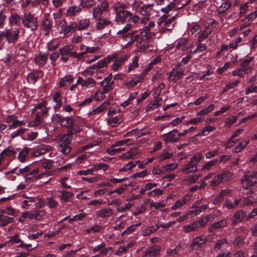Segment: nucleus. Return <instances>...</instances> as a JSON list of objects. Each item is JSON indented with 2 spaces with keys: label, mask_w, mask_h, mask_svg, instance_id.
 Listing matches in <instances>:
<instances>
[{
  "label": "nucleus",
  "mask_w": 257,
  "mask_h": 257,
  "mask_svg": "<svg viewBox=\"0 0 257 257\" xmlns=\"http://www.w3.org/2000/svg\"><path fill=\"white\" fill-rule=\"evenodd\" d=\"M125 9L126 6L120 2L116 3L113 7L116 14L115 20L118 24L126 22L131 16V12L125 10Z\"/></svg>",
  "instance_id": "1"
},
{
  "label": "nucleus",
  "mask_w": 257,
  "mask_h": 257,
  "mask_svg": "<svg viewBox=\"0 0 257 257\" xmlns=\"http://www.w3.org/2000/svg\"><path fill=\"white\" fill-rule=\"evenodd\" d=\"M21 20L23 26L31 31H35L38 28L37 18L30 12L24 13Z\"/></svg>",
  "instance_id": "2"
},
{
  "label": "nucleus",
  "mask_w": 257,
  "mask_h": 257,
  "mask_svg": "<svg viewBox=\"0 0 257 257\" xmlns=\"http://www.w3.org/2000/svg\"><path fill=\"white\" fill-rule=\"evenodd\" d=\"M108 12V4L106 0H100V3L92 11L93 17L95 19L101 18Z\"/></svg>",
  "instance_id": "3"
},
{
  "label": "nucleus",
  "mask_w": 257,
  "mask_h": 257,
  "mask_svg": "<svg viewBox=\"0 0 257 257\" xmlns=\"http://www.w3.org/2000/svg\"><path fill=\"white\" fill-rule=\"evenodd\" d=\"M20 34V30L18 28H15L14 33H12L10 30L5 29L0 33V41L5 37L9 43L14 42L16 41Z\"/></svg>",
  "instance_id": "4"
},
{
  "label": "nucleus",
  "mask_w": 257,
  "mask_h": 257,
  "mask_svg": "<svg viewBox=\"0 0 257 257\" xmlns=\"http://www.w3.org/2000/svg\"><path fill=\"white\" fill-rule=\"evenodd\" d=\"M60 125L68 128L70 134L80 133L81 131V129L77 128L74 126V123L71 117H63Z\"/></svg>",
  "instance_id": "5"
},
{
  "label": "nucleus",
  "mask_w": 257,
  "mask_h": 257,
  "mask_svg": "<svg viewBox=\"0 0 257 257\" xmlns=\"http://www.w3.org/2000/svg\"><path fill=\"white\" fill-rule=\"evenodd\" d=\"M155 26V23L151 22L148 26L143 28L140 32L141 38L139 42L141 44L146 41L152 38L154 36V33L150 32L151 29Z\"/></svg>",
  "instance_id": "6"
},
{
  "label": "nucleus",
  "mask_w": 257,
  "mask_h": 257,
  "mask_svg": "<svg viewBox=\"0 0 257 257\" xmlns=\"http://www.w3.org/2000/svg\"><path fill=\"white\" fill-rule=\"evenodd\" d=\"M257 182V177L254 173H247L244 176L243 180V186L247 189L248 187L253 185Z\"/></svg>",
  "instance_id": "7"
},
{
  "label": "nucleus",
  "mask_w": 257,
  "mask_h": 257,
  "mask_svg": "<svg viewBox=\"0 0 257 257\" xmlns=\"http://www.w3.org/2000/svg\"><path fill=\"white\" fill-rule=\"evenodd\" d=\"M232 173L229 172H224L217 175L211 182L212 186H216L223 181H228L232 177Z\"/></svg>",
  "instance_id": "8"
},
{
  "label": "nucleus",
  "mask_w": 257,
  "mask_h": 257,
  "mask_svg": "<svg viewBox=\"0 0 257 257\" xmlns=\"http://www.w3.org/2000/svg\"><path fill=\"white\" fill-rule=\"evenodd\" d=\"M137 31H133L131 32L126 33L122 35V39L125 42H127L125 45V47H127L133 44L138 39L141 38V35H135Z\"/></svg>",
  "instance_id": "9"
},
{
  "label": "nucleus",
  "mask_w": 257,
  "mask_h": 257,
  "mask_svg": "<svg viewBox=\"0 0 257 257\" xmlns=\"http://www.w3.org/2000/svg\"><path fill=\"white\" fill-rule=\"evenodd\" d=\"M141 154L138 151L137 147L133 148L126 153L120 155L119 159L121 160L136 159L138 158Z\"/></svg>",
  "instance_id": "10"
},
{
  "label": "nucleus",
  "mask_w": 257,
  "mask_h": 257,
  "mask_svg": "<svg viewBox=\"0 0 257 257\" xmlns=\"http://www.w3.org/2000/svg\"><path fill=\"white\" fill-rule=\"evenodd\" d=\"M175 46L177 50L184 51L188 49L191 45L188 43V39L182 38L179 39L175 42Z\"/></svg>",
  "instance_id": "11"
},
{
  "label": "nucleus",
  "mask_w": 257,
  "mask_h": 257,
  "mask_svg": "<svg viewBox=\"0 0 257 257\" xmlns=\"http://www.w3.org/2000/svg\"><path fill=\"white\" fill-rule=\"evenodd\" d=\"M111 78L112 74L110 73L108 76L100 82V85L103 86V92H107L113 88L114 83L113 81H111Z\"/></svg>",
  "instance_id": "12"
},
{
  "label": "nucleus",
  "mask_w": 257,
  "mask_h": 257,
  "mask_svg": "<svg viewBox=\"0 0 257 257\" xmlns=\"http://www.w3.org/2000/svg\"><path fill=\"white\" fill-rule=\"evenodd\" d=\"M177 132L178 131L177 130H173L169 133L163 135V141L165 143L177 142L179 140V138L176 137Z\"/></svg>",
  "instance_id": "13"
},
{
  "label": "nucleus",
  "mask_w": 257,
  "mask_h": 257,
  "mask_svg": "<svg viewBox=\"0 0 257 257\" xmlns=\"http://www.w3.org/2000/svg\"><path fill=\"white\" fill-rule=\"evenodd\" d=\"M48 58V54L46 53H39L35 57V62L39 67H43L46 63Z\"/></svg>",
  "instance_id": "14"
},
{
  "label": "nucleus",
  "mask_w": 257,
  "mask_h": 257,
  "mask_svg": "<svg viewBox=\"0 0 257 257\" xmlns=\"http://www.w3.org/2000/svg\"><path fill=\"white\" fill-rule=\"evenodd\" d=\"M112 60H114V62L111 66V68L113 71L116 72L118 70L119 67L126 60V56L125 55H121L116 57V55H115V58Z\"/></svg>",
  "instance_id": "15"
},
{
  "label": "nucleus",
  "mask_w": 257,
  "mask_h": 257,
  "mask_svg": "<svg viewBox=\"0 0 257 257\" xmlns=\"http://www.w3.org/2000/svg\"><path fill=\"white\" fill-rule=\"evenodd\" d=\"M160 251V248L158 245H154L148 248L143 253L142 257H155Z\"/></svg>",
  "instance_id": "16"
},
{
  "label": "nucleus",
  "mask_w": 257,
  "mask_h": 257,
  "mask_svg": "<svg viewBox=\"0 0 257 257\" xmlns=\"http://www.w3.org/2000/svg\"><path fill=\"white\" fill-rule=\"evenodd\" d=\"M184 71L182 68H174L170 72L169 79L172 81H177L184 75Z\"/></svg>",
  "instance_id": "17"
},
{
  "label": "nucleus",
  "mask_w": 257,
  "mask_h": 257,
  "mask_svg": "<svg viewBox=\"0 0 257 257\" xmlns=\"http://www.w3.org/2000/svg\"><path fill=\"white\" fill-rule=\"evenodd\" d=\"M207 239L205 236H200L194 238L191 243V246L195 249H198L204 244L206 241Z\"/></svg>",
  "instance_id": "18"
},
{
  "label": "nucleus",
  "mask_w": 257,
  "mask_h": 257,
  "mask_svg": "<svg viewBox=\"0 0 257 257\" xmlns=\"http://www.w3.org/2000/svg\"><path fill=\"white\" fill-rule=\"evenodd\" d=\"M115 58V54L109 55L102 60H99L96 65L97 66V70L100 68L105 67L113 59Z\"/></svg>",
  "instance_id": "19"
},
{
  "label": "nucleus",
  "mask_w": 257,
  "mask_h": 257,
  "mask_svg": "<svg viewBox=\"0 0 257 257\" xmlns=\"http://www.w3.org/2000/svg\"><path fill=\"white\" fill-rule=\"evenodd\" d=\"M73 81V77L71 75H67L60 79L58 86L60 88L67 87Z\"/></svg>",
  "instance_id": "20"
},
{
  "label": "nucleus",
  "mask_w": 257,
  "mask_h": 257,
  "mask_svg": "<svg viewBox=\"0 0 257 257\" xmlns=\"http://www.w3.org/2000/svg\"><path fill=\"white\" fill-rule=\"evenodd\" d=\"M174 17L166 20L165 22L164 25L161 27L160 32L162 33H166L168 32H170L174 26V24H172V21Z\"/></svg>",
  "instance_id": "21"
},
{
  "label": "nucleus",
  "mask_w": 257,
  "mask_h": 257,
  "mask_svg": "<svg viewBox=\"0 0 257 257\" xmlns=\"http://www.w3.org/2000/svg\"><path fill=\"white\" fill-rule=\"evenodd\" d=\"M122 121V117L121 115H118L113 117H109L107 119V123L111 126L115 127L118 125Z\"/></svg>",
  "instance_id": "22"
},
{
  "label": "nucleus",
  "mask_w": 257,
  "mask_h": 257,
  "mask_svg": "<svg viewBox=\"0 0 257 257\" xmlns=\"http://www.w3.org/2000/svg\"><path fill=\"white\" fill-rule=\"evenodd\" d=\"M197 166L193 163L189 161L181 170L182 172L185 174L191 173H195L197 171Z\"/></svg>",
  "instance_id": "23"
},
{
  "label": "nucleus",
  "mask_w": 257,
  "mask_h": 257,
  "mask_svg": "<svg viewBox=\"0 0 257 257\" xmlns=\"http://www.w3.org/2000/svg\"><path fill=\"white\" fill-rule=\"evenodd\" d=\"M70 47L66 46L59 49L60 54L61 55V59L65 62L67 61L69 57L70 56Z\"/></svg>",
  "instance_id": "24"
},
{
  "label": "nucleus",
  "mask_w": 257,
  "mask_h": 257,
  "mask_svg": "<svg viewBox=\"0 0 257 257\" xmlns=\"http://www.w3.org/2000/svg\"><path fill=\"white\" fill-rule=\"evenodd\" d=\"M163 102V100L161 98L157 97L153 102H150L148 104L146 110L148 111L154 110L161 105Z\"/></svg>",
  "instance_id": "25"
},
{
  "label": "nucleus",
  "mask_w": 257,
  "mask_h": 257,
  "mask_svg": "<svg viewBox=\"0 0 257 257\" xmlns=\"http://www.w3.org/2000/svg\"><path fill=\"white\" fill-rule=\"evenodd\" d=\"M113 213L112 210L109 207L104 208L97 212V215L101 218H106L110 217Z\"/></svg>",
  "instance_id": "26"
},
{
  "label": "nucleus",
  "mask_w": 257,
  "mask_h": 257,
  "mask_svg": "<svg viewBox=\"0 0 257 257\" xmlns=\"http://www.w3.org/2000/svg\"><path fill=\"white\" fill-rule=\"evenodd\" d=\"M144 78L142 75L134 77L132 80L126 82L124 85L127 87H133L137 85L138 83L141 82Z\"/></svg>",
  "instance_id": "27"
},
{
  "label": "nucleus",
  "mask_w": 257,
  "mask_h": 257,
  "mask_svg": "<svg viewBox=\"0 0 257 257\" xmlns=\"http://www.w3.org/2000/svg\"><path fill=\"white\" fill-rule=\"evenodd\" d=\"M59 195L58 197L60 201L63 202H67L73 196V194L68 191L59 190L58 191Z\"/></svg>",
  "instance_id": "28"
},
{
  "label": "nucleus",
  "mask_w": 257,
  "mask_h": 257,
  "mask_svg": "<svg viewBox=\"0 0 257 257\" xmlns=\"http://www.w3.org/2000/svg\"><path fill=\"white\" fill-rule=\"evenodd\" d=\"M108 105L109 103L108 101H104L100 106L95 109H93L91 111H90L89 112V114L92 115L93 114L99 113L106 109L108 107Z\"/></svg>",
  "instance_id": "29"
},
{
  "label": "nucleus",
  "mask_w": 257,
  "mask_h": 257,
  "mask_svg": "<svg viewBox=\"0 0 257 257\" xmlns=\"http://www.w3.org/2000/svg\"><path fill=\"white\" fill-rule=\"evenodd\" d=\"M74 134H70V131L68 134L60 135L57 137L59 140V144H70L71 141L69 140L70 137H72Z\"/></svg>",
  "instance_id": "30"
},
{
  "label": "nucleus",
  "mask_w": 257,
  "mask_h": 257,
  "mask_svg": "<svg viewBox=\"0 0 257 257\" xmlns=\"http://www.w3.org/2000/svg\"><path fill=\"white\" fill-rule=\"evenodd\" d=\"M98 22L96 24L97 29H102L110 24V21L107 18H98Z\"/></svg>",
  "instance_id": "31"
},
{
  "label": "nucleus",
  "mask_w": 257,
  "mask_h": 257,
  "mask_svg": "<svg viewBox=\"0 0 257 257\" xmlns=\"http://www.w3.org/2000/svg\"><path fill=\"white\" fill-rule=\"evenodd\" d=\"M182 7H178L176 2L175 1H172L169 4H168L166 7L162 8L161 9V12L165 13V14L166 15L172 10L180 9Z\"/></svg>",
  "instance_id": "32"
},
{
  "label": "nucleus",
  "mask_w": 257,
  "mask_h": 257,
  "mask_svg": "<svg viewBox=\"0 0 257 257\" xmlns=\"http://www.w3.org/2000/svg\"><path fill=\"white\" fill-rule=\"evenodd\" d=\"M216 130V127L214 126L208 125L204 127L200 133H198L196 135V137L198 136H205L208 134V133L213 132Z\"/></svg>",
  "instance_id": "33"
},
{
  "label": "nucleus",
  "mask_w": 257,
  "mask_h": 257,
  "mask_svg": "<svg viewBox=\"0 0 257 257\" xmlns=\"http://www.w3.org/2000/svg\"><path fill=\"white\" fill-rule=\"evenodd\" d=\"M250 141L245 140L240 142L237 146H236L233 149L232 152L237 153L241 152L245 147L249 144Z\"/></svg>",
  "instance_id": "34"
},
{
  "label": "nucleus",
  "mask_w": 257,
  "mask_h": 257,
  "mask_svg": "<svg viewBox=\"0 0 257 257\" xmlns=\"http://www.w3.org/2000/svg\"><path fill=\"white\" fill-rule=\"evenodd\" d=\"M153 4H148L143 6L140 10V13L143 17H150V11Z\"/></svg>",
  "instance_id": "35"
},
{
  "label": "nucleus",
  "mask_w": 257,
  "mask_h": 257,
  "mask_svg": "<svg viewBox=\"0 0 257 257\" xmlns=\"http://www.w3.org/2000/svg\"><path fill=\"white\" fill-rule=\"evenodd\" d=\"M16 152L14 151L12 147H9L5 149L1 153L0 156L1 159L5 158L6 156L13 157L16 154Z\"/></svg>",
  "instance_id": "36"
},
{
  "label": "nucleus",
  "mask_w": 257,
  "mask_h": 257,
  "mask_svg": "<svg viewBox=\"0 0 257 257\" xmlns=\"http://www.w3.org/2000/svg\"><path fill=\"white\" fill-rule=\"evenodd\" d=\"M245 215V212L242 210L237 211L234 215L233 224L241 222Z\"/></svg>",
  "instance_id": "37"
},
{
  "label": "nucleus",
  "mask_w": 257,
  "mask_h": 257,
  "mask_svg": "<svg viewBox=\"0 0 257 257\" xmlns=\"http://www.w3.org/2000/svg\"><path fill=\"white\" fill-rule=\"evenodd\" d=\"M96 82L91 77L88 78L86 79H83L82 82V87H84L87 88H92L95 86Z\"/></svg>",
  "instance_id": "38"
},
{
  "label": "nucleus",
  "mask_w": 257,
  "mask_h": 257,
  "mask_svg": "<svg viewBox=\"0 0 257 257\" xmlns=\"http://www.w3.org/2000/svg\"><path fill=\"white\" fill-rule=\"evenodd\" d=\"M240 201V199H237L234 200L233 202L230 200H227L223 205V207H225L227 209H231L234 208L239 204Z\"/></svg>",
  "instance_id": "39"
},
{
  "label": "nucleus",
  "mask_w": 257,
  "mask_h": 257,
  "mask_svg": "<svg viewBox=\"0 0 257 257\" xmlns=\"http://www.w3.org/2000/svg\"><path fill=\"white\" fill-rule=\"evenodd\" d=\"M188 200L187 197L184 196L181 198L179 200L176 201L174 205L171 207L172 210H177L180 207L184 205L187 202Z\"/></svg>",
  "instance_id": "40"
},
{
  "label": "nucleus",
  "mask_w": 257,
  "mask_h": 257,
  "mask_svg": "<svg viewBox=\"0 0 257 257\" xmlns=\"http://www.w3.org/2000/svg\"><path fill=\"white\" fill-rule=\"evenodd\" d=\"M24 214L26 216V218H28L30 219H39V215L41 216L44 215V212L42 211H39L35 213H32L31 212L29 211H27L26 212H24Z\"/></svg>",
  "instance_id": "41"
},
{
  "label": "nucleus",
  "mask_w": 257,
  "mask_h": 257,
  "mask_svg": "<svg viewBox=\"0 0 257 257\" xmlns=\"http://www.w3.org/2000/svg\"><path fill=\"white\" fill-rule=\"evenodd\" d=\"M21 18L16 13L12 14L9 18V24L11 25H17L20 21Z\"/></svg>",
  "instance_id": "42"
},
{
  "label": "nucleus",
  "mask_w": 257,
  "mask_h": 257,
  "mask_svg": "<svg viewBox=\"0 0 257 257\" xmlns=\"http://www.w3.org/2000/svg\"><path fill=\"white\" fill-rule=\"evenodd\" d=\"M77 27V25L75 23H71L69 25L67 26L65 28H64L62 30L64 34L66 35L69 33H72L74 32Z\"/></svg>",
  "instance_id": "43"
},
{
  "label": "nucleus",
  "mask_w": 257,
  "mask_h": 257,
  "mask_svg": "<svg viewBox=\"0 0 257 257\" xmlns=\"http://www.w3.org/2000/svg\"><path fill=\"white\" fill-rule=\"evenodd\" d=\"M139 161H131L127 164H124L122 168H121L119 170L120 172H125L128 170H130L134 168L138 163H139Z\"/></svg>",
  "instance_id": "44"
},
{
  "label": "nucleus",
  "mask_w": 257,
  "mask_h": 257,
  "mask_svg": "<svg viewBox=\"0 0 257 257\" xmlns=\"http://www.w3.org/2000/svg\"><path fill=\"white\" fill-rule=\"evenodd\" d=\"M60 152L65 155L69 154L71 151V148L68 144H59Z\"/></svg>",
  "instance_id": "45"
},
{
  "label": "nucleus",
  "mask_w": 257,
  "mask_h": 257,
  "mask_svg": "<svg viewBox=\"0 0 257 257\" xmlns=\"http://www.w3.org/2000/svg\"><path fill=\"white\" fill-rule=\"evenodd\" d=\"M29 149L28 148H24L20 151L19 155L18 156V159L21 163L25 162L26 157L28 154Z\"/></svg>",
  "instance_id": "46"
},
{
  "label": "nucleus",
  "mask_w": 257,
  "mask_h": 257,
  "mask_svg": "<svg viewBox=\"0 0 257 257\" xmlns=\"http://www.w3.org/2000/svg\"><path fill=\"white\" fill-rule=\"evenodd\" d=\"M114 147H113V145H112L111 147L107 150V153L110 155H115L125 150V149L123 148L115 149Z\"/></svg>",
  "instance_id": "47"
},
{
  "label": "nucleus",
  "mask_w": 257,
  "mask_h": 257,
  "mask_svg": "<svg viewBox=\"0 0 257 257\" xmlns=\"http://www.w3.org/2000/svg\"><path fill=\"white\" fill-rule=\"evenodd\" d=\"M14 221L13 217H9L6 215L0 216V225L5 226L8 224Z\"/></svg>",
  "instance_id": "48"
},
{
  "label": "nucleus",
  "mask_w": 257,
  "mask_h": 257,
  "mask_svg": "<svg viewBox=\"0 0 257 257\" xmlns=\"http://www.w3.org/2000/svg\"><path fill=\"white\" fill-rule=\"evenodd\" d=\"M42 24L44 30L46 31V35H47L49 32V30L52 26V23L47 18H44L43 19Z\"/></svg>",
  "instance_id": "49"
},
{
  "label": "nucleus",
  "mask_w": 257,
  "mask_h": 257,
  "mask_svg": "<svg viewBox=\"0 0 257 257\" xmlns=\"http://www.w3.org/2000/svg\"><path fill=\"white\" fill-rule=\"evenodd\" d=\"M124 190V188L120 187L114 190H110L108 194L109 195H112V197H116L118 195L123 193Z\"/></svg>",
  "instance_id": "50"
},
{
  "label": "nucleus",
  "mask_w": 257,
  "mask_h": 257,
  "mask_svg": "<svg viewBox=\"0 0 257 257\" xmlns=\"http://www.w3.org/2000/svg\"><path fill=\"white\" fill-rule=\"evenodd\" d=\"M231 6V3L229 1H226L223 3L219 8L218 12L219 14H223L226 11L228 10Z\"/></svg>",
  "instance_id": "51"
},
{
  "label": "nucleus",
  "mask_w": 257,
  "mask_h": 257,
  "mask_svg": "<svg viewBox=\"0 0 257 257\" xmlns=\"http://www.w3.org/2000/svg\"><path fill=\"white\" fill-rule=\"evenodd\" d=\"M90 24V21L89 19H81L79 22V30H82L86 29Z\"/></svg>",
  "instance_id": "52"
},
{
  "label": "nucleus",
  "mask_w": 257,
  "mask_h": 257,
  "mask_svg": "<svg viewBox=\"0 0 257 257\" xmlns=\"http://www.w3.org/2000/svg\"><path fill=\"white\" fill-rule=\"evenodd\" d=\"M80 11V8L79 6H72L70 7L67 11L68 16H74Z\"/></svg>",
  "instance_id": "53"
},
{
  "label": "nucleus",
  "mask_w": 257,
  "mask_h": 257,
  "mask_svg": "<svg viewBox=\"0 0 257 257\" xmlns=\"http://www.w3.org/2000/svg\"><path fill=\"white\" fill-rule=\"evenodd\" d=\"M39 77V73L38 72H31L27 76V80L29 83H35Z\"/></svg>",
  "instance_id": "54"
},
{
  "label": "nucleus",
  "mask_w": 257,
  "mask_h": 257,
  "mask_svg": "<svg viewBox=\"0 0 257 257\" xmlns=\"http://www.w3.org/2000/svg\"><path fill=\"white\" fill-rule=\"evenodd\" d=\"M197 228V224L195 223V222H193L189 224L185 225L183 227V230L186 232H190L191 231L195 230Z\"/></svg>",
  "instance_id": "55"
},
{
  "label": "nucleus",
  "mask_w": 257,
  "mask_h": 257,
  "mask_svg": "<svg viewBox=\"0 0 257 257\" xmlns=\"http://www.w3.org/2000/svg\"><path fill=\"white\" fill-rule=\"evenodd\" d=\"M42 123V119L39 114H37L35 119L28 124V126L36 127L39 126Z\"/></svg>",
  "instance_id": "56"
},
{
  "label": "nucleus",
  "mask_w": 257,
  "mask_h": 257,
  "mask_svg": "<svg viewBox=\"0 0 257 257\" xmlns=\"http://www.w3.org/2000/svg\"><path fill=\"white\" fill-rule=\"evenodd\" d=\"M214 109V105L213 104H210L209 106L204 108L198 112H197L198 115H203L208 114L210 112L212 111Z\"/></svg>",
  "instance_id": "57"
},
{
  "label": "nucleus",
  "mask_w": 257,
  "mask_h": 257,
  "mask_svg": "<svg viewBox=\"0 0 257 257\" xmlns=\"http://www.w3.org/2000/svg\"><path fill=\"white\" fill-rule=\"evenodd\" d=\"M239 82V81L237 80L233 82H229L225 86V88L222 91V92H225L231 89L234 88L238 85Z\"/></svg>",
  "instance_id": "58"
},
{
  "label": "nucleus",
  "mask_w": 257,
  "mask_h": 257,
  "mask_svg": "<svg viewBox=\"0 0 257 257\" xmlns=\"http://www.w3.org/2000/svg\"><path fill=\"white\" fill-rule=\"evenodd\" d=\"M227 224L226 221L225 220H222L218 222H214L211 225V229H215L219 228L220 227L225 226Z\"/></svg>",
  "instance_id": "59"
},
{
  "label": "nucleus",
  "mask_w": 257,
  "mask_h": 257,
  "mask_svg": "<svg viewBox=\"0 0 257 257\" xmlns=\"http://www.w3.org/2000/svg\"><path fill=\"white\" fill-rule=\"evenodd\" d=\"M53 161L52 160H45L42 162V167L46 169H51L53 166Z\"/></svg>",
  "instance_id": "60"
},
{
  "label": "nucleus",
  "mask_w": 257,
  "mask_h": 257,
  "mask_svg": "<svg viewBox=\"0 0 257 257\" xmlns=\"http://www.w3.org/2000/svg\"><path fill=\"white\" fill-rule=\"evenodd\" d=\"M47 205L51 208H56L58 205V202L53 197H47Z\"/></svg>",
  "instance_id": "61"
},
{
  "label": "nucleus",
  "mask_w": 257,
  "mask_h": 257,
  "mask_svg": "<svg viewBox=\"0 0 257 257\" xmlns=\"http://www.w3.org/2000/svg\"><path fill=\"white\" fill-rule=\"evenodd\" d=\"M25 124V121L23 120H19L17 119L13 123L9 125V129L15 128L19 126H23Z\"/></svg>",
  "instance_id": "62"
},
{
  "label": "nucleus",
  "mask_w": 257,
  "mask_h": 257,
  "mask_svg": "<svg viewBox=\"0 0 257 257\" xmlns=\"http://www.w3.org/2000/svg\"><path fill=\"white\" fill-rule=\"evenodd\" d=\"M96 0H81V5L83 8H88L93 6Z\"/></svg>",
  "instance_id": "63"
},
{
  "label": "nucleus",
  "mask_w": 257,
  "mask_h": 257,
  "mask_svg": "<svg viewBox=\"0 0 257 257\" xmlns=\"http://www.w3.org/2000/svg\"><path fill=\"white\" fill-rule=\"evenodd\" d=\"M211 33L210 30H205L203 31L200 34L198 38L199 42L203 41L204 39L207 38L208 36Z\"/></svg>",
  "instance_id": "64"
}]
</instances>
